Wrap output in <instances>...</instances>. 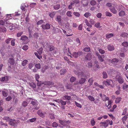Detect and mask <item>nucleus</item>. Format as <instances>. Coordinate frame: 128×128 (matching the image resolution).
I'll use <instances>...</instances> for the list:
<instances>
[{"label":"nucleus","instance_id":"1","mask_svg":"<svg viewBox=\"0 0 128 128\" xmlns=\"http://www.w3.org/2000/svg\"><path fill=\"white\" fill-rule=\"evenodd\" d=\"M103 83L106 86H110L112 87H114V82L111 80H106L104 81Z\"/></svg>","mask_w":128,"mask_h":128},{"label":"nucleus","instance_id":"2","mask_svg":"<svg viewBox=\"0 0 128 128\" xmlns=\"http://www.w3.org/2000/svg\"><path fill=\"white\" fill-rule=\"evenodd\" d=\"M66 53L68 56H70L71 58L74 57L75 58H76L78 57V56L77 53L74 52L72 54L69 48L68 49V52H66Z\"/></svg>","mask_w":128,"mask_h":128},{"label":"nucleus","instance_id":"3","mask_svg":"<svg viewBox=\"0 0 128 128\" xmlns=\"http://www.w3.org/2000/svg\"><path fill=\"white\" fill-rule=\"evenodd\" d=\"M59 122L62 125L66 127H70L68 126V124L70 123V122L69 120L63 121L61 120H59Z\"/></svg>","mask_w":128,"mask_h":128},{"label":"nucleus","instance_id":"4","mask_svg":"<svg viewBox=\"0 0 128 128\" xmlns=\"http://www.w3.org/2000/svg\"><path fill=\"white\" fill-rule=\"evenodd\" d=\"M6 26L10 30H13L15 28V26H14L12 24L9 23L8 22H6Z\"/></svg>","mask_w":128,"mask_h":128},{"label":"nucleus","instance_id":"5","mask_svg":"<svg viewBox=\"0 0 128 128\" xmlns=\"http://www.w3.org/2000/svg\"><path fill=\"white\" fill-rule=\"evenodd\" d=\"M100 127H103L105 128H106L108 126L107 120L105 121L100 122Z\"/></svg>","mask_w":128,"mask_h":128},{"label":"nucleus","instance_id":"6","mask_svg":"<svg viewBox=\"0 0 128 128\" xmlns=\"http://www.w3.org/2000/svg\"><path fill=\"white\" fill-rule=\"evenodd\" d=\"M20 122V121L18 120H16L12 119V120H11V122H9L10 125L14 126H15L18 124Z\"/></svg>","mask_w":128,"mask_h":128},{"label":"nucleus","instance_id":"7","mask_svg":"<svg viewBox=\"0 0 128 128\" xmlns=\"http://www.w3.org/2000/svg\"><path fill=\"white\" fill-rule=\"evenodd\" d=\"M20 39L23 41L24 44H26L28 42V37L25 36H22L20 38Z\"/></svg>","mask_w":128,"mask_h":128},{"label":"nucleus","instance_id":"8","mask_svg":"<svg viewBox=\"0 0 128 128\" xmlns=\"http://www.w3.org/2000/svg\"><path fill=\"white\" fill-rule=\"evenodd\" d=\"M41 27L44 30H48L50 28V25L48 24H42Z\"/></svg>","mask_w":128,"mask_h":128},{"label":"nucleus","instance_id":"9","mask_svg":"<svg viewBox=\"0 0 128 128\" xmlns=\"http://www.w3.org/2000/svg\"><path fill=\"white\" fill-rule=\"evenodd\" d=\"M98 62L97 61H95L94 62V64L95 66L94 67V69L95 70H98L100 68V66L98 64Z\"/></svg>","mask_w":128,"mask_h":128},{"label":"nucleus","instance_id":"10","mask_svg":"<svg viewBox=\"0 0 128 128\" xmlns=\"http://www.w3.org/2000/svg\"><path fill=\"white\" fill-rule=\"evenodd\" d=\"M116 78L118 79L119 83L122 84L124 80L121 76H117L116 77Z\"/></svg>","mask_w":128,"mask_h":128},{"label":"nucleus","instance_id":"11","mask_svg":"<svg viewBox=\"0 0 128 128\" xmlns=\"http://www.w3.org/2000/svg\"><path fill=\"white\" fill-rule=\"evenodd\" d=\"M118 60L116 58H114L112 60H109V62L112 64H114L118 62Z\"/></svg>","mask_w":128,"mask_h":128},{"label":"nucleus","instance_id":"12","mask_svg":"<svg viewBox=\"0 0 128 128\" xmlns=\"http://www.w3.org/2000/svg\"><path fill=\"white\" fill-rule=\"evenodd\" d=\"M8 62L11 65H14L15 62L13 58H10L9 59Z\"/></svg>","mask_w":128,"mask_h":128},{"label":"nucleus","instance_id":"13","mask_svg":"<svg viewBox=\"0 0 128 128\" xmlns=\"http://www.w3.org/2000/svg\"><path fill=\"white\" fill-rule=\"evenodd\" d=\"M112 103V101L111 100H110L108 101V104L107 105L106 104V106L108 107V109H110L111 108V104Z\"/></svg>","mask_w":128,"mask_h":128},{"label":"nucleus","instance_id":"14","mask_svg":"<svg viewBox=\"0 0 128 128\" xmlns=\"http://www.w3.org/2000/svg\"><path fill=\"white\" fill-rule=\"evenodd\" d=\"M27 102H30V100L29 99H27L26 101H25L23 102H22V105L24 107H25L27 106L28 104Z\"/></svg>","mask_w":128,"mask_h":128},{"label":"nucleus","instance_id":"15","mask_svg":"<svg viewBox=\"0 0 128 128\" xmlns=\"http://www.w3.org/2000/svg\"><path fill=\"white\" fill-rule=\"evenodd\" d=\"M56 21L60 24L61 23V16H56Z\"/></svg>","mask_w":128,"mask_h":128},{"label":"nucleus","instance_id":"16","mask_svg":"<svg viewBox=\"0 0 128 128\" xmlns=\"http://www.w3.org/2000/svg\"><path fill=\"white\" fill-rule=\"evenodd\" d=\"M108 48V50L111 51L113 50L114 49V48L113 46L111 45H108L107 46Z\"/></svg>","mask_w":128,"mask_h":128},{"label":"nucleus","instance_id":"17","mask_svg":"<svg viewBox=\"0 0 128 128\" xmlns=\"http://www.w3.org/2000/svg\"><path fill=\"white\" fill-rule=\"evenodd\" d=\"M38 104L37 102H34L32 101V106H34V108L36 110H38V107H37Z\"/></svg>","mask_w":128,"mask_h":128},{"label":"nucleus","instance_id":"18","mask_svg":"<svg viewBox=\"0 0 128 128\" xmlns=\"http://www.w3.org/2000/svg\"><path fill=\"white\" fill-rule=\"evenodd\" d=\"M110 11L114 14H116L117 12V10L114 7H112L110 9Z\"/></svg>","mask_w":128,"mask_h":128},{"label":"nucleus","instance_id":"19","mask_svg":"<svg viewBox=\"0 0 128 128\" xmlns=\"http://www.w3.org/2000/svg\"><path fill=\"white\" fill-rule=\"evenodd\" d=\"M114 34L112 33L107 34H106V37L107 39H109L113 36Z\"/></svg>","mask_w":128,"mask_h":128},{"label":"nucleus","instance_id":"20","mask_svg":"<svg viewBox=\"0 0 128 128\" xmlns=\"http://www.w3.org/2000/svg\"><path fill=\"white\" fill-rule=\"evenodd\" d=\"M3 119L7 121H9V122H11V120H12V119H10L9 117L5 116L3 118Z\"/></svg>","mask_w":128,"mask_h":128},{"label":"nucleus","instance_id":"21","mask_svg":"<svg viewBox=\"0 0 128 128\" xmlns=\"http://www.w3.org/2000/svg\"><path fill=\"white\" fill-rule=\"evenodd\" d=\"M102 100L105 101L108 100H109V98L106 96V95H103L102 97Z\"/></svg>","mask_w":128,"mask_h":128},{"label":"nucleus","instance_id":"22","mask_svg":"<svg viewBox=\"0 0 128 128\" xmlns=\"http://www.w3.org/2000/svg\"><path fill=\"white\" fill-rule=\"evenodd\" d=\"M44 84L45 85H50L54 84V83L52 82L49 81L45 82H44Z\"/></svg>","mask_w":128,"mask_h":128},{"label":"nucleus","instance_id":"23","mask_svg":"<svg viewBox=\"0 0 128 128\" xmlns=\"http://www.w3.org/2000/svg\"><path fill=\"white\" fill-rule=\"evenodd\" d=\"M28 31L29 32V37L30 38L32 37V27H29L28 28Z\"/></svg>","mask_w":128,"mask_h":128},{"label":"nucleus","instance_id":"24","mask_svg":"<svg viewBox=\"0 0 128 128\" xmlns=\"http://www.w3.org/2000/svg\"><path fill=\"white\" fill-rule=\"evenodd\" d=\"M125 12L124 11H121L118 14L120 16H123L125 15Z\"/></svg>","mask_w":128,"mask_h":128},{"label":"nucleus","instance_id":"25","mask_svg":"<svg viewBox=\"0 0 128 128\" xmlns=\"http://www.w3.org/2000/svg\"><path fill=\"white\" fill-rule=\"evenodd\" d=\"M8 78L7 76H5L2 77V82H7L8 80Z\"/></svg>","mask_w":128,"mask_h":128},{"label":"nucleus","instance_id":"26","mask_svg":"<svg viewBox=\"0 0 128 128\" xmlns=\"http://www.w3.org/2000/svg\"><path fill=\"white\" fill-rule=\"evenodd\" d=\"M86 79L84 78H81L79 81V82L80 84L84 83L85 82Z\"/></svg>","mask_w":128,"mask_h":128},{"label":"nucleus","instance_id":"27","mask_svg":"<svg viewBox=\"0 0 128 128\" xmlns=\"http://www.w3.org/2000/svg\"><path fill=\"white\" fill-rule=\"evenodd\" d=\"M122 99V98L120 97H118L116 98L115 102L116 103H118L120 102Z\"/></svg>","mask_w":128,"mask_h":128},{"label":"nucleus","instance_id":"28","mask_svg":"<svg viewBox=\"0 0 128 128\" xmlns=\"http://www.w3.org/2000/svg\"><path fill=\"white\" fill-rule=\"evenodd\" d=\"M26 8V6L24 4H23L21 6L20 8L22 10L25 11Z\"/></svg>","mask_w":128,"mask_h":128},{"label":"nucleus","instance_id":"29","mask_svg":"<svg viewBox=\"0 0 128 128\" xmlns=\"http://www.w3.org/2000/svg\"><path fill=\"white\" fill-rule=\"evenodd\" d=\"M92 57V56L90 54H88L86 55V58L87 60H90Z\"/></svg>","mask_w":128,"mask_h":128},{"label":"nucleus","instance_id":"30","mask_svg":"<svg viewBox=\"0 0 128 128\" xmlns=\"http://www.w3.org/2000/svg\"><path fill=\"white\" fill-rule=\"evenodd\" d=\"M91 124L92 126H94L96 124V122L94 118H92L90 121Z\"/></svg>","mask_w":128,"mask_h":128},{"label":"nucleus","instance_id":"31","mask_svg":"<svg viewBox=\"0 0 128 128\" xmlns=\"http://www.w3.org/2000/svg\"><path fill=\"white\" fill-rule=\"evenodd\" d=\"M28 62V60H24L22 62V65L23 66H26V65L27 64Z\"/></svg>","mask_w":128,"mask_h":128},{"label":"nucleus","instance_id":"32","mask_svg":"<svg viewBox=\"0 0 128 128\" xmlns=\"http://www.w3.org/2000/svg\"><path fill=\"white\" fill-rule=\"evenodd\" d=\"M63 99L64 100H70L71 99V97L68 96H65L63 97Z\"/></svg>","mask_w":128,"mask_h":128},{"label":"nucleus","instance_id":"33","mask_svg":"<svg viewBox=\"0 0 128 128\" xmlns=\"http://www.w3.org/2000/svg\"><path fill=\"white\" fill-rule=\"evenodd\" d=\"M66 72V70L65 69H62L60 71V73L61 74H64Z\"/></svg>","mask_w":128,"mask_h":128},{"label":"nucleus","instance_id":"34","mask_svg":"<svg viewBox=\"0 0 128 128\" xmlns=\"http://www.w3.org/2000/svg\"><path fill=\"white\" fill-rule=\"evenodd\" d=\"M60 5L59 4L55 5L54 6V8L56 10H57L59 9L60 8Z\"/></svg>","mask_w":128,"mask_h":128},{"label":"nucleus","instance_id":"35","mask_svg":"<svg viewBox=\"0 0 128 128\" xmlns=\"http://www.w3.org/2000/svg\"><path fill=\"white\" fill-rule=\"evenodd\" d=\"M93 82V80L92 78H90L88 81V82L89 83V86H90L92 84Z\"/></svg>","mask_w":128,"mask_h":128},{"label":"nucleus","instance_id":"36","mask_svg":"<svg viewBox=\"0 0 128 128\" xmlns=\"http://www.w3.org/2000/svg\"><path fill=\"white\" fill-rule=\"evenodd\" d=\"M122 45L124 47H127L128 46V42H124L122 43Z\"/></svg>","mask_w":128,"mask_h":128},{"label":"nucleus","instance_id":"37","mask_svg":"<svg viewBox=\"0 0 128 128\" xmlns=\"http://www.w3.org/2000/svg\"><path fill=\"white\" fill-rule=\"evenodd\" d=\"M74 102L76 106L78 107L81 108L82 107V106L81 104L79 103H78L76 101H75Z\"/></svg>","mask_w":128,"mask_h":128},{"label":"nucleus","instance_id":"38","mask_svg":"<svg viewBox=\"0 0 128 128\" xmlns=\"http://www.w3.org/2000/svg\"><path fill=\"white\" fill-rule=\"evenodd\" d=\"M37 113L40 116H44V114L42 113L41 110H39L37 112Z\"/></svg>","mask_w":128,"mask_h":128},{"label":"nucleus","instance_id":"39","mask_svg":"<svg viewBox=\"0 0 128 128\" xmlns=\"http://www.w3.org/2000/svg\"><path fill=\"white\" fill-rule=\"evenodd\" d=\"M76 80V78L74 76L70 78V81L71 82H73L75 81Z\"/></svg>","mask_w":128,"mask_h":128},{"label":"nucleus","instance_id":"40","mask_svg":"<svg viewBox=\"0 0 128 128\" xmlns=\"http://www.w3.org/2000/svg\"><path fill=\"white\" fill-rule=\"evenodd\" d=\"M85 22L87 26H89L90 28L92 27V26L90 24L87 19L85 20Z\"/></svg>","mask_w":128,"mask_h":128},{"label":"nucleus","instance_id":"41","mask_svg":"<svg viewBox=\"0 0 128 128\" xmlns=\"http://www.w3.org/2000/svg\"><path fill=\"white\" fill-rule=\"evenodd\" d=\"M102 74L103 75V78H107L108 75L106 72H103Z\"/></svg>","mask_w":128,"mask_h":128},{"label":"nucleus","instance_id":"42","mask_svg":"<svg viewBox=\"0 0 128 128\" xmlns=\"http://www.w3.org/2000/svg\"><path fill=\"white\" fill-rule=\"evenodd\" d=\"M43 49L42 48H40L38 50V52L40 55H41L42 53Z\"/></svg>","mask_w":128,"mask_h":128},{"label":"nucleus","instance_id":"43","mask_svg":"<svg viewBox=\"0 0 128 128\" xmlns=\"http://www.w3.org/2000/svg\"><path fill=\"white\" fill-rule=\"evenodd\" d=\"M72 12L70 11H69L67 12L66 15L69 17H71L72 16Z\"/></svg>","mask_w":128,"mask_h":128},{"label":"nucleus","instance_id":"44","mask_svg":"<svg viewBox=\"0 0 128 128\" xmlns=\"http://www.w3.org/2000/svg\"><path fill=\"white\" fill-rule=\"evenodd\" d=\"M58 126V123L56 122H54L52 124V126L56 128Z\"/></svg>","mask_w":128,"mask_h":128},{"label":"nucleus","instance_id":"45","mask_svg":"<svg viewBox=\"0 0 128 128\" xmlns=\"http://www.w3.org/2000/svg\"><path fill=\"white\" fill-rule=\"evenodd\" d=\"M55 14V12H53L52 13H51L49 14V16L51 18H53Z\"/></svg>","mask_w":128,"mask_h":128},{"label":"nucleus","instance_id":"46","mask_svg":"<svg viewBox=\"0 0 128 128\" xmlns=\"http://www.w3.org/2000/svg\"><path fill=\"white\" fill-rule=\"evenodd\" d=\"M88 98L89 100L91 101H94V98L92 96H88Z\"/></svg>","mask_w":128,"mask_h":128},{"label":"nucleus","instance_id":"47","mask_svg":"<svg viewBox=\"0 0 128 128\" xmlns=\"http://www.w3.org/2000/svg\"><path fill=\"white\" fill-rule=\"evenodd\" d=\"M127 118V116H124L122 118V120L124 123H125V122Z\"/></svg>","mask_w":128,"mask_h":128},{"label":"nucleus","instance_id":"48","mask_svg":"<svg viewBox=\"0 0 128 128\" xmlns=\"http://www.w3.org/2000/svg\"><path fill=\"white\" fill-rule=\"evenodd\" d=\"M35 55L39 59H40L42 58V56L40 55H38L37 52H35L34 53Z\"/></svg>","mask_w":128,"mask_h":128},{"label":"nucleus","instance_id":"49","mask_svg":"<svg viewBox=\"0 0 128 128\" xmlns=\"http://www.w3.org/2000/svg\"><path fill=\"white\" fill-rule=\"evenodd\" d=\"M91 16V14L89 12H86L84 14V16L86 18H88Z\"/></svg>","mask_w":128,"mask_h":128},{"label":"nucleus","instance_id":"50","mask_svg":"<svg viewBox=\"0 0 128 128\" xmlns=\"http://www.w3.org/2000/svg\"><path fill=\"white\" fill-rule=\"evenodd\" d=\"M2 94L3 96H4L6 97L8 95V93L4 91H2Z\"/></svg>","mask_w":128,"mask_h":128},{"label":"nucleus","instance_id":"51","mask_svg":"<svg viewBox=\"0 0 128 128\" xmlns=\"http://www.w3.org/2000/svg\"><path fill=\"white\" fill-rule=\"evenodd\" d=\"M90 4L91 5L94 6L96 4V2L94 0H92L90 2Z\"/></svg>","mask_w":128,"mask_h":128},{"label":"nucleus","instance_id":"52","mask_svg":"<svg viewBox=\"0 0 128 128\" xmlns=\"http://www.w3.org/2000/svg\"><path fill=\"white\" fill-rule=\"evenodd\" d=\"M128 34H127L124 32L122 33L121 35V36L124 37H126L127 36Z\"/></svg>","mask_w":128,"mask_h":128},{"label":"nucleus","instance_id":"53","mask_svg":"<svg viewBox=\"0 0 128 128\" xmlns=\"http://www.w3.org/2000/svg\"><path fill=\"white\" fill-rule=\"evenodd\" d=\"M28 46L26 45H24L23 47L22 48L24 50H26L28 49Z\"/></svg>","mask_w":128,"mask_h":128},{"label":"nucleus","instance_id":"54","mask_svg":"<svg viewBox=\"0 0 128 128\" xmlns=\"http://www.w3.org/2000/svg\"><path fill=\"white\" fill-rule=\"evenodd\" d=\"M84 50L85 52H88L90 50V48L89 47L86 48L84 49Z\"/></svg>","mask_w":128,"mask_h":128},{"label":"nucleus","instance_id":"55","mask_svg":"<svg viewBox=\"0 0 128 128\" xmlns=\"http://www.w3.org/2000/svg\"><path fill=\"white\" fill-rule=\"evenodd\" d=\"M12 99V97L10 96H8L6 98V100L7 101H9L11 100Z\"/></svg>","mask_w":128,"mask_h":128},{"label":"nucleus","instance_id":"56","mask_svg":"<svg viewBox=\"0 0 128 128\" xmlns=\"http://www.w3.org/2000/svg\"><path fill=\"white\" fill-rule=\"evenodd\" d=\"M106 16H112V14L110 12H106Z\"/></svg>","mask_w":128,"mask_h":128},{"label":"nucleus","instance_id":"57","mask_svg":"<svg viewBox=\"0 0 128 128\" xmlns=\"http://www.w3.org/2000/svg\"><path fill=\"white\" fill-rule=\"evenodd\" d=\"M107 121L108 122V125L109 124L110 125H112V120H107Z\"/></svg>","mask_w":128,"mask_h":128},{"label":"nucleus","instance_id":"58","mask_svg":"<svg viewBox=\"0 0 128 128\" xmlns=\"http://www.w3.org/2000/svg\"><path fill=\"white\" fill-rule=\"evenodd\" d=\"M11 39L12 38H7L6 40V42L7 44H9Z\"/></svg>","mask_w":128,"mask_h":128},{"label":"nucleus","instance_id":"59","mask_svg":"<svg viewBox=\"0 0 128 128\" xmlns=\"http://www.w3.org/2000/svg\"><path fill=\"white\" fill-rule=\"evenodd\" d=\"M98 57L100 61L101 62H103L104 61V59L102 58V56H101L100 55Z\"/></svg>","mask_w":128,"mask_h":128},{"label":"nucleus","instance_id":"60","mask_svg":"<svg viewBox=\"0 0 128 128\" xmlns=\"http://www.w3.org/2000/svg\"><path fill=\"white\" fill-rule=\"evenodd\" d=\"M94 26L96 28H101V27L100 26V23L97 22L94 25Z\"/></svg>","mask_w":128,"mask_h":128},{"label":"nucleus","instance_id":"61","mask_svg":"<svg viewBox=\"0 0 128 128\" xmlns=\"http://www.w3.org/2000/svg\"><path fill=\"white\" fill-rule=\"evenodd\" d=\"M49 50L50 51H51L53 50H54V47L52 46H49L48 47Z\"/></svg>","mask_w":128,"mask_h":128},{"label":"nucleus","instance_id":"62","mask_svg":"<svg viewBox=\"0 0 128 128\" xmlns=\"http://www.w3.org/2000/svg\"><path fill=\"white\" fill-rule=\"evenodd\" d=\"M44 20H41L38 21L37 23V24L38 25H40L42 24Z\"/></svg>","mask_w":128,"mask_h":128},{"label":"nucleus","instance_id":"63","mask_svg":"<svg viewBox=\"0 0 128 128\" xmlns=\"http://www.w3.org/2000/svg\"><path fill=\"white\" fill-rule=\"evenodd\" d=\"M73 14L76 16L79 17L80 16V14L78 12H74L73 13Z\"/></svg>","mask_w":128,"mask_h":128},{"label":"nucleus","instance_id":"64","mask_svg":"<svg viewBox=\"0 0 128 128\" xmlns=\"http://www.w3.org/2000/svg\"><path fill=\"white\" fill-rule=\"evenodd\" d=\"M40 34L38 33H36L34 34V36L36 38H38Z\"/></svg>","mask_w":128,"mask_h":128}]
</instances>
